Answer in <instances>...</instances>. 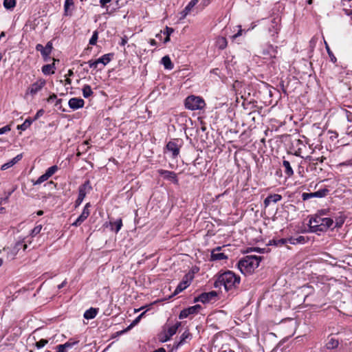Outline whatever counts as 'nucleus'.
<instances>
[{"mask_svg": "<svg viewBox=\"0 0 352 352\" xmlns=\"http://www.w3.org/2000/svg\"><path fill=\"white\" fill-rule=\"evenodd\" d=\"M241 278L233 272L228 270L218 275L214 283L216 288L221 289L223 287L227 292L232 290L238 287Z\"/></svg>", "mask_w": 352, "mask_h": 352, "instance_id": "1", "label": "nucleus"}, {"mask_svg": "<svg viewBox=\"0 0 352 352\" xmlns=\"http://www.w3.org/2000/svg\"><path fill=\"white\" fill-rule=\"evenodd\" d=\"M261 23L267 35L272 41H276L280 30V18L276 16L272 19H262Z\"/></svg>", "mask_w": 352, "mask_h": 352, "instance_id": "2", "label": "nucleus"}, {"mask_svg": "<svg viewBox=\"0 0 352 352\" xmlns=\"http://www.w3.org/2000/svg\"><path fill=\"white\" fill-rule=\"evenodd\" d=\"M333 223L331 218L322 217L320 215H315L310 218L309 225L314 232H326Z\"/></svg>", "mask_w": 352, "mask_h": 352, "instance_id": "3", "label": "nucleus"}, {"mask_svg": "<svg viewBox=\"0 0 352 352\" xmlns=\"http://www.w3.org/2000/svg\"><path fill=\"white\" fill-rule=\"evenodd\" d=\"M261 257L257 256H246L238 263V267L243 274H250L258 267Z\"/></svg>", "mask_w": 352, "mask_h": 352, "instance_id": "4", "label": "nucleus"}, {"mask_svg": "<svg viewBox=\"0 0 352 352\" xmlns=\"http://www.w3.org/2000/svg\"><path fill=\"white\" fill-rule=\"evenodd\" d=\"M184 105L187 109L195 111L204 109L206 104L201 97L191 95L185 99Z\"/></svg>", "mask_w": 352, "mask_h": 352, "instance_id": "5", "label": "nucleus"}, {"mask_svg": "<svg viewBox=\"0 0 352 352\" xmlns=\"http://www.w3.org/2000/svg\"><path fill=\"white\" fill-rule=\"evenodd\" d=\"M27 245L23 244V241L16 242L13 247H8L3 248V250L7 252V257L12 260L14 258L15 256L17 254L21 248H23V250H25L27 248Z\"/></svg>", "mask_w": 352, "mask_h": 352, "instance_id": "6", "label": "nucleus"}, {"mask_svg": "<svg viewBox=\"0 0 352 352\" xmlns=\"http://www.w3.org/2000/svg\"><path fill=\"white\" fill-rule=\"evenodd\" d=\"M91 189L90 183L89 181L85 182L83 184L80 185L78 188V196L75 201L76 207L79 206L83 199H85L87 192Z\"/></svg>", "mask_w": 352, "mask_h": 352, "instance_id": "7", "label": "nucleus"}, {"mask_svg": "<svg viewBox=\"0 0 352 352\" xmlns=\"http://www.w3.org/2000/svg\"><path fill=\"white\" fill-rule=\"evenodd\" d=\"M113 56V54H106L95 60H89L87 63L91 68L96 69L99 63H102L104 65H107L111 60Z\"/></svg>", "mask_w": 352, "mask_h": 352, "instance_id": "8", "label": "nucleus"}, {"mask_svg": "<svg viewBox=\"0 0 352 352\" xmlns=\"http://www.w3.org/2000/svg\"><path fill=\"white\" fill-rule=\"evenodd\" d=\"M58 168L56 165L48 168L43 175L40 176L35 182H33V184L34 186L39 185L43 182L47 181L58 170Z\"/></svg>", "mask_w": 352, "mask_h": 352, "instance_id": "9", "label": "nucleus"}, {"mask_svg": "<svg viewBox=\"0 0 352 352\" xmlns=\"http://www.w3.org/2000/svg\"><path fill=\"white\" fill-rule=\"evenodd\" d=\"M90 207H91L90 203L86 204L81 214L72 224V226L78 227V226H80L87 219V217L90 214V211H89Z\"/></svg>", "mask_w": 352, "mask_h": 352, "instance_id": "10", "label": "nucleus"}, {"mask_svg": "<svg viewBox=\"0 0 352 352\" xmlns=\"http://www.w3.org/2000/svg\"><path fill=\"white\" fill-rule=\"evenodd\" d=\"M45 80L43 78L37 80L35 82L32 84L27 90V94H30L32 96L36 94L40 91L43 87L45 85Z\"/></svg>", "mask_w": 352, "mask_h": 352, "instance_id": "11", "label": "nucleus"}, {"mask_svg": "<svg viewBox=\"0 0 352 352\" xmlns=\"http://www.w3.org/2000/svg\"><path fill=\"white\" fill-rule=\"evenodd\" d=\"M192 279V275H190L189 274H186L184 276L182 280L179 283V284L176 287L173 294L177 295L179 293L182 292L183 290H184L186 288H187L190 285Z\"/></svg>", "mask_w": 352, "mask_h": 352, "instance_id": "12", "label": "nucleus"}, {"mask_svg": "<svg viewBox=\"0 0 352 352\" xmlns=\"http://www.w3.org/2000/svg\"><path fill=\"white\" fill-rule=\"evenodd\" d=\"M217 296V294L215 291H212L207 293H202L195 299V301L201 302L202 303H208L212 299H214Z\"/></svg>", "mask_w": 352, "mask_h": 352, "instance_id": "13", "label": "nucleus"}, {"mask_svg": "<svg viewBox=\"0 0 352 352\" xmlns=\"http://www.w3.org/2000/svg\"><path fill=\"white\" fill-rule=\"evenodd\" d=\"M158 173L162 175L164 179L171 181L175 184H178V179L177 174L173 171L160 169L157 170Z\"/></svg>", "mask_w": 352, "mask_h": 352, "instance_id": "14", "label": "nucleus"}, {"mask_svg": "<svg viewBox=\"0 0 352 352\" xmlns=\"http://www.w3.org/2000/svg\"><path fill=\"white\" fill-rule=\"evenodd\" d=\"M201 309V306L199 305H196L190 307L187 309H184L180 312L179 318L180 319L186 318L189 315L194 314L197 313L199 311V309Z\"/></svg>", "mask_w": 352, "mask_h": 352, "instance_id": "15", "label": "nucleus"}, {"mask_svg": "<svg viewBox=\"0 0 352 352\" xmlns=\"http://www.w3.org/2000/svg\"><path fill=\"white\" fill-rule=\"evenodd\" d=\"M179 140L170 141L166 144V149L172 152L173 156L176 157L179 153L180 146L178 144Z\"/></svg>", "mask_w": 352, "mask_h": 352, "instance_id": "16", "label": "nucleus"}, {"mask_svg": "<svg viewBox=\"0 0 352 352\" xmlns=\"http://www.w3.org/2000/svg\"><path fill=\"white\" fill-rule=\"evenodd\" d=\"M68 104L71 109L76 110L83 107L85 101L82 98H72L69 100Z\"/></svg>", "mask_w": 352, "mask_h": 352, "instance_id": "17", "label": "nucleus"}, {"mask_svg": "<svg viewBox=\"0 0 352 352\" xmlns=\"http://www.w3.org/2000/svg\"><path fill=\"white\" fill-rule=\"evenodd\" d=\"M221 247H217L211 252V259L213 261H220L228 258V256L222 252H219Z\"/></svg>", "mask_w": 352, "mask_h": 352, "instance_id": "18", "label": "nucleus"}, {"mask_svg": "<svg viewBox=\"0 0 352 352\" xmlns=\"http://www.w3.org/2000/svg\"><path fill=\"white\" fill-rule=\"evenodd\" d=\"M281 199H282V196L280 195H278V194L270 195L267 196L264 200L265 207H267L268 206H270V204L272 202L276 203V202L279 201L280 200H281Z\"/></svg>", "mask_w": 352, "mask_h": 352, "instance_id": "19", "label": "nucleus"}, {"mask_svg": "<svg viewBox=\"0 0 352 352\" xmlns=\"http://www.w3.org/2000/svg\"><path fill=\"white\" fill-rule=\"evenodd\" d=\"M22 157H23L22 154L17 155L15 157H14L13 159H12L7 163L3 164L1 166V169L2 170H7L8 168L12 167L15 164H16L19 161H20L22 159Z\"/></svg>", "mask_w": 352, "mask_h": 352, "instance_id": "20", "label": "nucleus"}, {"mask_svg": "<svg viewBox=\"0 0 352 352\" xmlns=\"http://www.w3.org/2000/svg\"><path fill=\"white\" fill-rule=\"evenodd\" d=\"M278 52V47L268 45L267 47L263 50L264 55H269L272 58H276Z\"/></svg>", "mask_w": 352, "mask_h": 352, "instance_id": "21", "label": "nucleus"}, {"mask_svg": "<svg viewBox=\"0 0 352 352\" xmlns=\"http://www.w3.org/2000/svg\"><path fill=\"white\" fill-rule=\"evenodd\" d=\"M181 323L177 322L175 324L168 327L167 331L166 332L165 340H169L173 335H175Z\"/></svg>", "mask_w": 352, "mask_h": 352, "instance_id": "22", "label": "nucleus"}, {"mask_svg": "<svg viewBox=\"0 0 352 352\" xmlns=\"http://www.w3.org/2000/svg\"><path fill=\"white\" fill-rule=\"evenodd\" d=\"M54 69H55V64H47L45 65L42 67V72L45 75H50L54 74Z\"/></svg>", "mask_w": 352, "mask_h": 352, "instance_id": "23", "label": "nucleus"}, {"mask_svg": "<svg viewBox=\"0 0 352 352\" xmlns=\"http://www.w3.org/2000/svg\"><path fill=\"white\" fill-rule=\"evenodd\" d=\"M283 166L285 168V173L287 177H291L294 175V171L289 161L284 160L283 161Z\"/></svg>", "mask_w": 352, "mask_h": 352, "instance_id": "24", "label": "nucleus"}, {"mask_svg": "<svg viewBox=\"0 0 352 352\" xmlns=\"http://www.w3.org/2000/svg\"><path fill=\"white\" fill-rule=\"evenodd\" d=\"M98 314V309L96 308H90L84 313V318L87 320L94 318Z\"/></svg>", "mask_w": 352, "mask_h": 352, "instance_id": "25", "label": "nucleus"}, {"mask_svg": "<svg viewBox=\"0 0 352 352\" xmlns=\"http://www.w3.org/2000/svg\"><path fill=\"white\" fill-rule=\"evenodd\" d=\"M161 63L166 69H172L174 67L170 57L168 56H164L161 60Z\"/></svg>", "mask_w": 352, "mask_h": 352, "instance_id": "26", "label": "nucleus"}, {"mask_svg": "<svg viewBox=\"0 0 352 352\" xmlns=\"http://www.w3.org/2000/svg\"><path fill=\"white\" fill-rule=\"evenodd\" d=\"M217 47L219 50H224L228 45V41L226 37L220 36L216 41Z\"/></svg>", "mask_w": 352, "mask_h": 352, "instance_id": "27", "label": "nucleus"}, {"mask_svg": "<svg viewBox=\"0 0 352 352\" xmlns=\"http://www.w3.org/2000/svg\"><path fill=\"white\" fill-rule=\"evenodd\" d=\"M339 342L337 339L331 337L329 338L326 347L328 349H334L338 346Z\"/></svg>", "mask_w": 352, "mask_h": 352, "instance_id": "28", "label": "nucleus"}, {"mask_svg": "<svg viewBox=\"0 0 352 352\" xmlns=\"http://www.w3.org/2000/svg\"><path fill=\"white\" fill-rule=\"evenodd\" d=\"M289 243L293 245L298 243H305L306 242L305 237L303 236H299L298 237H290L288 238Z\"/></svg>", "mask_w": 352, "mask_h": 352, "instance_id": "29", "label": "nucleus"}, {"mask_svg": "<svg viewBox=\"0 0 352 352\" xmlns=\"http://www.w3.org/2000/svg\"><path fill=\"white\" fill-rule=\"evenodd\" d=\"M32 121L33 120L31 118L26 119L23 124H18L16 126V129L22 130V131H25V130L28 129V128L31 125Z\"/></svg>", "mask_w": 352, "mask_h": 352, "instance_id": "30", "label": "nucleus"}, {"mask_svg": "<svg viewBox=\"0 0 352 352\" xmlns=\"http://www.w3.org/2000/svg\"><path fill=\"white\" fill-rule=\"evenodd\" d=\"M111 229L115 230V232L117 233L120 231V230L121 229V228L122 226V219H118L116 221H114L113 223H111Z\"/></svg>", "mask_w": 352, "mask_h": 352, "instance_id": "31", "label": "nucleus"}, {"mask_svg": "<svg viewBox=\"0 0 352 352\" xmlns=\"http://www.w3.org/2000/svg\"><path fill=\"white\" fill-rule=\"evenodd\" d=\"M93 94L92 89L89 85H85L82 87V95L85 98H89Z\"/></svg>", "mask_w": 352, "mask_h": 352, "instance_id": "32", "label": "nucleus"}, {"mask_svg": "<svg viewBox=\"0 0 352 352\" xmlns=\"http://www.w3.org/2000/svg\"><path fill=\"white\" fill-rule=\"evenodd\" d=\"M16 0H3V6L6 9H13L16 6Z\"/></svg>", "mask_w": 352, "mask_h": 352, "instance_id": "33", "label": "nucleus"}, {"mask_svg": "<svg viewBox=\"0 0 352 352\" xmlns=\"http://www.w3.org/2000/svg\"><path fill=\"white\" fill-rule=\"evenodd\" d=\"M329 192V190L327 188L320 189L316 192H313L314 197H324Z\"/></svg>", "mask_w": 352, "mask_h": 352, "instance_id": "34", "label": "nucleus"}, {"mask_svg": "<svg viewBox=\"0 0 352 352\" xmlns=\"http://www.w3.org/2000/svg\"><path fill=\"white\" fill-rule=\"evenodd\" d=\"M198 1V0H191L185 7L184 10L188 13V14L193 10L194 7L197 4Z\"/></svg>", "mask_w": 352, "mask_h": 352, "instance_id": "35", "label": "nucleus"}, {"mask_svg": "<svg viewBox=\"0 0 352 352\" xmlns=\"http://www.w3.org/2000/svg\"><path fill=\"white\" fill-rule=\"evenodd\" d=\"M74 0H65L64 4L65 15H68V10L71 6H74Z\"/></svg>", "mask_w": 352, "mask_h": 352, "instance_id": "36", "label": "nucleus"}, {"mask_svg": "<svg viewBox=\"0 0 352 352\" xmlns=\"http://www.w3.org/2000/svg\"><path fill=\"white\" fill-rule=\"evenodd\" d=\"M98 38V32L97 30H96L93 32L92 36L91 37V38L89 41V44L91 45H96L97 43Z\"/></svg>", "mask_w": 352, "mask_h": 352, "instance_id": "37", "label": "nucleus"}, {"mask_svg": "<svg viewBox=\"0 0 352 352\" xmlns=\"http://www.w3.org/2000/svg\"><path fill=\"white\" fill-rule=\"evenodd\" d=\"M325 47H326V50H327V52L331 58V60L333 62V63H336L337 59L336 58V56L333 55V52H331V50H330V47L328 45V44L327 43V42H325Z\"/></svg>", "mask_w": 352, "mask_h": 352, "instance_id": "38", "label": "nucleus"}, {"mask_svg": "<svg viewBox=\"0 0 352 352\" xmlns=\"http://www.w3.org/2000/svg\"><path fill=\"white\" fill-rule=\"evenodd\" d=\"M48 343V340L45 339H41L38 342L35 343V346L37 349H41L44 347Z\"/></svg>", "mask_w": 352, "mask_h": 352, "instance_id": "39", "label": "nucleus"}, {"mask_svg": "<svg viewBox=\"0 0 352 352\" xmlns=\"http://www.w3.org/2000/svg\"><path fill=\"white\" fill-rule=\"evenodd\" d=\"M287 242H289L288 241V239H276V240H274V245H277V246H281L285 243H287Z\"/></svg>", "mask_w": 352, "mask_h": 352, "instance_id": "40", "label": "nucleus"}, {"mask_svg": "<svg viewBox=\"0 0 352 352\" xmlns=\"http://www.w3.org/2000/svg\"><path fill=\"white\" fill-rule=\"evenodd\" d=\"M307 158L310 161H312L311 166H316L317 164L318 161H319L320 162H323L324 160L325 159V157H324L323 156H322L321 157H318L317 159H313L311 157L309 156L307 157Z\"/></svg>", "mask_w": 352, "mask_h": 352, "instance_id": "41", "label": "nucleus"}, {"mask_svg": "<svg viewBox=\"0 0 352 352\" xmlns=\"http://www.w3.org/2000/svg\"><path fill=\"white\" fill-rule=\"evenodd\" d=\"M41 230H42V226L41 225L36 226L32 230V233H31L32 236H34L36 234H39L40 232L41 231Z\"/></svg>", "mask_w": 352, "mask_h": 352, "instance_id": "42", "label": "nucleus"}, {"mask_svg": "<svg viewBox=\"0 0 352 352\" xmlns=\"http://www.w3.org/2000/svg\"><path fill=\"white\" fill-rule=\"evenodd\" d=\"M190 333H189L188 331H184V332L182 334V336H181V337H180L179 344L183 343V342L185 341V340H186V338H188L190 337Z\"/></svg>", "mask_w": 352, "mask_h": 352, "instance_id": "43", "label": "nucleus"}, {"mask_svg": "<svg viewBox=\"0 0 352 352\" xmlns=\"http://www.w3.org/2000/svg\"><path fill=\"white\" fill-rule=\"evenodd\" d=\"M173 32H174L173 28L166 26L165 30L163 32V34H165L166 36H170V35L173 33Z\"/></svg>", "mask_w": 352, "mask_h": 352, "instance_id": "44", "label": "nucleus"}, {"mask_svg": "<svg viewBox=\"0 0 352 352\" xmlns=\"http://www.w3.org/2000/svg\"><path fill=\"white\" fill-rule=\"evenodd\" d=\"M344 222V219L342 217H339L336 219V226L341 227Z\"/></svg>", "mask_w": 352, "mask_h": 352, "instance_id": "45", "label": "nucleus"}, {"mask_svg": "<svg viewBox=\"0 0 352 352\" xmlns=\"http://www.w3.org/2000/svg\"><path fill=\"white\" fill-rule=\"evenodd\" d=\"M41 54L43 58L46 60V58L50 55L51 52L48 51L45 47H43Z\"/></svg>", "mask_w": 352, "mask_h": 352, "instance_id": "46", "label": "nucleus"}, {"mask_svg": "<svg viewBox=\"0 0 352 352\" xmlns=\"http://www.w3.org/2000/svg\"><path fill=\"white\" fill-rule=\"evenodd\" d=\"M78 343V341L76 342H65V344H62L63 346H64V348L65 349H69V348H72L74 344H77Z\"/></svg>", "mask_w": 352, "mask_h": 352, "instance_id": "47", "label": "nucleus"}, {"mask_svg": "<svg viewBox=\"0 0 352 352\" xmlns=\"http://www.w3.org/2000/svg\"><path fill=\"white\" fill-rule=\"evenodd\" d=\"M312 197H314L313 192H310V193L304 192L302 195V198L303 200H307V199H309Z\"/></svg>", "mask_w": 352, "mask_h": 352, "instance_id": "48", "label": "nucleus"}, {"mask_svg": "<svg viewBox=\"0 0 352 352\" xmlns=\"http://www.w3.org/2000/svg\"><path fill=\"white\" fill-rule=\"evenodd\" d=\"M11 130V124H8L0 129V132H8Z\"/></svg>", "mask_w": 352, "mask_h": 352, "instance_id": "49", "label": "nucleus"}, {"mask_svg": "<svg viewBox=\"0 0 352 352\" xmlns=\"http://www.w3.org/2000/svg\"><path fill=\"white\" fill-rule=\"evenodd\" d=\"M140 321V317H137L133 322L128 327L127 329H131L132 327L135 326V324H137Z\"/></svg>", "mask_w": 352, "mask_h": 352, "instance_id": "50", "label": "nucleus"}, {"mask_svg": "<svg viewBox=\"0 0 352 352\" xmlns=\"http://www.w3.org/2000/svg\"><path fill=\"white\" fill-rule=\"evenodd\" d=\"M179 14H180L179 20L182 21L186 17V16L188 14V13L184 9L182 12H180Z\"/></svg>", "mask_w": 352, "mask_h": 352, "instance_id": "51", "label": "nucleus"}, {"mask_svg": "<svg viewBox=\"0 0 352 352\" xmlns=\"http://www.w3.org/2000/svg\"><path fill=\"white\" fill-rule=\"evenodd\" d=\"M112 0H100V5L102 8H105L107 4L110 3Z\"/></svg>", "mask_w": 352, "mask_h": 352, "instance_id": "52", "label": "nucleus"}, {"mask_svg": "<svg viewBox=\"0 0 352 352\" xmlns=\"http://www.w3.org/2000/svg\"><path fill=\"white\" fill-rule=\"evenodd\" d=\"M302 138L304 139L303 140H300V139H298V140H296V142H297V144H302V145H304V144H303V142H305L306 144H309V142H308V140H307V138H305V137L303 135V136H302Z\"/></svg>", "mask_w": 352, "mask_h": 352, "instance_id": "53", "label": "nucleus"}, {"mask_svg": "<svg viewBox=\"0 0 352 352\" xmlns=\"http://www.w3.org/2000/svg\"><path fill=\"white\" fill-rule=\"evenodd\" d=\"M44 113V111L43 109H40L37 111L36 116H34V119H32V120H36L38 118H39L40 116H43Z\"/></svg>", "mask_w": 352, "mask_h": 352, "instance_id": "54", "label": "nucleus"}, {"mask_svg": "<svg viewBox=\"0 0 352 352\" xmlns=\"http://www.w3.org/2000/svg\"><path fill=\"white\" fill-rule=\"evenodd\" d=\"M239 28H241V26H239ZM242 32H243L242 29H241V28H240L237 33H236L235 34H234L233 36H232V37H231V38H232V40H234V39H236L237 37H239V36H241V35L242 34Z\"/></svg>", "mask_w": 352, "mask_h": 352, "instance_id": "55", "label": "nucleus"}, {"mask_svg": "<svg viewBox=\"0 0 352 352\" xmlns=\"http://www.w3.org/2000/svg\"><path fill=\"white\" fill-rule=\"evenodd\" d=\"M56 352H66V349L62 346V344L56 346Z\"/></svg>", "mask_w": 352, "mask_h": 352, "instance_id": "56", "label": "nucleus"}, {"mask_svg": "<svg viewBox=\"0 0 352 352\" xmlns=\"http://www.w3.org/2000/svg\"><path fill=\"white\" fill-rule=\"evenodd\" d=\"M127 41H128V38L126 36H124V37L122 38L120 45L122 46H124L126 44Z\"/></svg>", "mask_w": 352, "mask_h": 352, "instance_id": "57", "label": "nucleus"}, {"mask_svg": "<svg viewBox=\"0 0 352 352\" xmlns=\"http://www.w3.org/2000/svg\"><path fill=\"white\" fill-rule=\"evenodd\" d=\"M48 51H50V52H52V43L51 41H49L47 42V43L46 44L45 47Z\"/></svg>", "mask_w": 352, "mask_h": 352, "instance_id": "58", "label": "nucleus"}, {"mask_svg": "<svg viewBox=\"0 0 352 352\" xmlns=\"http://www.w3.org/2000/svg\"><path fill=\"white\" fill-rule=\"evenodd\" d=\"M55 99H56V95L53 94H52L51 96H50V97L47 98V102H53Z\"/></svg>", "mask_w": 352, "mask_h": 352, "instance_id": "59", "label": "nucleus"}, {"mask_svg": "<svg viewBox=\"0 0 352 352\" xmlns=\"http://www.w3.org/2000/svg\"><path fill=\"white\" fill-rule=\"evenodd\" d=\"M340 165H343V166H352V158L346 161L345 162H343L342 164H340Z\"/></svg>", "mask_w": 352, "mask_h": 352, "instance_id": "60", "label": "nucleus"}, {"mask_svg": "<svg viewBox=\"0 0 352 352\" xmlns=\"http://www.w3.org/2000/svg\"><path fill=\"white\" fill-rule=\"evenodd\" d=\"M35 48H36V51H38V52H41L42 50H43V46L41 44H37L36 45Z\"/></svg>", "mask_w": 352, "mask_h": 352, "instance_id": "61", "label": "nucleus"}, {"mask_svg": "<svg viewBox=\"0 0 352 352\" xmlns=\"http://www.w3.org/2000/svg\"><path fill=\"white\" fill-rule=\"evenodd\" d=\"M74 75V72L72 69H69L68 72H67V74L65 75L66 77H70V76H72Z\"/></svg>", "mask_w": 352, "mask_h": 352, "instance_id": "62", "label": "nucleus"}, {"mask_svg": "<svg viewBox=\"0 0 352 352\" xmlns=\"http://www.w3.org/2000/svg\"><path fill=\"white\" fill-rule=\"evenodd\" d=\"M149 43H150L151 45H153V46H155V45H157V42L155 41V39H153V38L150 39V41H149Z\"/></svg>", "mask_w": 352, "mask_h": 352, "instance_id": "63", "label": "nucleus"}, {"mask_svg": "<svg viewBox=\"0 0 352 352\" xmlns=\"http://www.w3.org/2000/svg\"><path fill=\"white\" fill-rule=\"evenodd\" d=\"M301 147H299L297 151H295L294 155L300 156V155Z\"/></svg>", "mask_w": 352, "mask_h": 352, "instance_id": "64", "label": "nucleus"}]
</instances>
